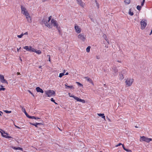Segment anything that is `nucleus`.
Listing matches in <instances>:
<instances>
[{
	"label": "nucleus",
	"instance_id": "1",
	"mask_svg": "<svg viewBox=\"0 0 152 152\" xmlns=\"http://www.w3.org/2000/svg\"><path fill=\"white\" fill-rule=\"evenodd\" d=\"M51 18L52 17L51 16L49 17H45L42 20V23H43L45 26L50 28H52V26L49 23L50 20H51Z\"/></svg>",
	"mask_w": 152,
	"mask_h": 152
},
{
	"label": "nucleus",
	"instance_id": "2",
	"mask_svg": "<svg viewBox=\"0 0 152 152\" xmlns=\"http://www.w3.org/2000/svg\"><path fill=\"white\" fill-rule=\"evenodd\" d=\"M45 94L47 96L50 97L56 95L55 92L52 90H47L45 91Z\"/></svg>",
	"mask_w": 152,
	"mask_h": 152
},
{
	"label": "nucleus",
	"instance_id": "3",
	"mask_svg": "<svg viewBox=\"0 0 152 152\" xmlns=\"http://www.w3.org/2000/svg\"><path fill=\"white\" fill-rule=\"evenodd\" d=\"M68 94L69 97L73 98L75 100H76L77 102H80L83 103H85V101L84 100L80 99L77 97L76 96H75L72 94L71 93H68Z\"/></svg>",
	"mask_w": 152,
	"mask_h": 152
},
{
	"label": "nucleus",
	"instance_id": "4",
	"mask_svg": "<svg viewBox=\"0 0 152 152\" xmlns=\"http://www.w3.org/2000/svg\"><path fill=\"white\" fill-rule=\"evenodd\" d=\"M50 23L51 24L50 25H51L52 27V26H53L56 27L58 30H59L60 27L58 26L57 21L55 20L54 19H52L51 20Z\"/></svg>",
	"mask_w": 152,
	"mask_h": 152
},
{
	"label": "nucleus",
	"instance_id": "5",
	"mask_svg": "<svg viewBox=\"0 0 152 152\" xmlns=\"http://www.w3.org/2000/svg\"><path fill=\"white\" fill-rule=\"evenodd\" d=\"M134 82V79L132 78H127L125 81L126 86L127 87H129L132 85Z\"/></svg>",
	"mask_w": 152,
	"mask_h": 152
},
{
	"label": "nucleus",
	"instance_id": "6",
	"mask_svg": "<svg viewBox=\"0 0 152 152\" xmlns=\"http://www.w3.org/2000/svg\"><path fill=\"white\" fill-rule=\"evenodd\" d=\"M77 38L78 39L83 42H85L86 40V35L83 33L79 34L77 36Z\"/></svg>",
	"mask_w": 152,
	"mask_h": 152
},
{
	"label": "nucleus",
	"instance_id": "7",
	"mask_svg": "<svg viewBox=\"0 0 152 152\" xmlns=\"http://www.w3.org/2000/svg\"><path fill=\"white\" fill-rule=\"evenodd\" d=\"M152 139L151 138H148L145 136L141 137L140 140V142L145 141L147 142H149L151 141Z\"/></svg>",
	"mask_w": 152,
	"mask_h": 152
},
{
	"label": "nucleus",
	"instance_id": "8",
	"mask_svg": "<svg viewBox=\"0 0 152 152\" xmlns=\"http://www.w3.org/2000/svg\"><path fill=\"white\" fill-rule=\"evenodd\" d=\"M21 13L25 16H26L27 15L29 14V13L27 10V9L24 7L22 6H21Z\"/></svg>",
	"mask_w": 152,
	"mask_h": 152
},
{
	"label": "nucleus",
	"instance_id": "9",
	"mask_svg": "<svg viewBox=\"0 0 152 152\" xmlns=\"http://www.w3.org/2000/svg\"><path fill=\"white\" fill-rule=\"evenodd\" d=\"M141 29L142 30L144 29L147 25L146 21L145 20H142L140 22Z\"/></svg>",
	"mask_w": 152,
	"mask_h": 152
},
{
	"label": "nucleus",
	"instance_id": "10",
	"mask_svg": "<svg viewBox=\"0 0 152 152\" xmlns=\"http://www.w3.org/2000/svg\"><path fill=\"white\" fill-rule=\"evenodd\" d=\"M0 132L1 133L2 136L6 138H11V137L9 136H8V134L6 133L4 131L2 130L1 129H0Z\"/></svg>",
	"mask_w": 152,
	"mask_h": 152
},
{
	"label": "nucleus",
	"instance_id": "11",
	"mask_svg": "<svg viewBox=\"0 0 152 152\" xmlns=\"http://www.w3.org/2000/svg\"><path fill=\"white\" fill-rule=\"evenodd\" d=\"M24 49L28 51L33 52L34 48H33L31 46H25L23 47Z\"/></svg>",
	"mask_w": 152,
	"mask_h": 152
},
{
	"label": "nucleus",
	"instance_id": "12",
	"mask_svg": "<svg viewBox=\"0 0 152 152\" xmlns=\"http://www.w3.org/2000/svg\"><path fill=\"white\" fill-rule=\"evenodd\" d=\"M75 29L76 33L79 34L81 32V28L80 26H79L77 24H75Z\"/></svg>",
	"mask_w": 152,
	"mask_h": 152
},
{
	"label": "nucleus",
	"instance_id": "13",
	"mask_svg": "<svg viewBox=\"0 0 152 152\" xmlns=\"http://www.w3.org/2000/svg\"><path fill=\"white\" fill-rule=\"evenodd\" d=\"M28 23H31L32 22V19L30 14L27 15L25 16Z\"/></svg>",
	"mask_w": 152,
	"mask_h": 152
},
{
	"label": "nucleus",
	"instance_id": "14",
	"mask_svg": "<svg viewBox=\"0 0 152 152\" xmlns=\"http://www.w3.org/2000/svg\"><path fill=\"white\" fill-rule=\"evenodd\" d=\"M0 80L1 82L2 83H6L7 84L8 83L4 79V76L3 75L0 77Z\"/></svg>",
	"mask_w": 152,
	"mask_h": 152
},
{
	"label": "nucleus",
	"instance_id": "15",
	"mask_svg": "<svg viewBox=\"0 0 152 152\" xmlns=\"http://www.w3.org/2000/svg\"><path fill=\"white\" fill-rule=\"evenodd\" d=\"M31 125L35 126L36 127H37L38 125H42L43 124L41 123H36L33 124L31 123H30Z\"/></svg>",
	"mask_w": 152,
	"mask_h": 152
},
{
	"label": "nucleus",
	"instance_id": "16",
	"mask_svg": "<svg viewBox=\"0 0 152 152\" xmlns=\"http://www.w3.org/2000/svg\"><path fill=\"white\" fill-rule=\"evenodd\" d=\"M36 90L37 92H40L42 93L44 92L43 90L39 87H37L36 88Z\"/></svg>",
	"mask_w": 152,
	"mask_h": 152
},
{
	"label": "nucleus",
	"instance_id": "17",
	"mask_svg": "<svg viewBox=\"0 0 152 152\" xmlns=\"http://www.w3.org/2000/svg\"><path fill=\"white\" fill-rule=\"evenodd\" d=\"M85 78L88 82L91 83L93 85H94L93 81L91 79L88 77H85Z\"/></svg>",
	"mask_w": 152,
	"mask_h": 152
},
{
	"label": "nucleus",
	"instance_id": "18",
	"mask_svg": "<svg viewBox=\"0 0 152 152\" xmlns=\"http://www.w3.org/2000/svg\"><path fill=\"white\" fill-rule=\"evenodd\" d=\"M33 52H34L38 54H40L41 53V51L40 50H36L34 48V49Z\"/></svg>",
	"mask_w": 152,
	"mask_h": 152
},
{
	"label": "nucleus",
	"instance_id": "19",
	"mask_svg": "<svg viewBox=\"0 0 152 152\" xmlns=\"http://www.w3.org/2000/svg\"><path fill=\"white\" fill-rule=\"evenodd\" d=\"M12 148L15 150H20L23 151V149L22 148H20L19 147H15L13 146L12 147Z\"/></svg>",
	"mask_w": 152,
	"mask_h": 152
},
{
	"label": "nucleus",
	"instance_id": "20",
	"mask_svg": "<svg viewBox=\"0 0 152 152\" xmlns=\"http://www.w3.org/2000/svg\"><path fill=\"white\" fill-rule=\"evenodd\" d=\"M97 115L101 117L102 118L104 119L105 121V117L104 115V114L98 113Z\"/></svg>",
	"mask_w": 152,
	"mask_h": 152
},
{
	"label": "nucleus",
	"instance_id": "21",
	"mask_svg": "<svg viewBox=\"0 0 152 152\" xmlns=\"http://www.w3.org/2000/svg\"><path fill=\"white\" fill-rule=\"evenodd\" d=\"M78 4L82 7L84 6L83 3L82 2L81 0H77Z\"/></svg>",
	"mask_w": 152,
	"mask_h": 152
},
{
	"label": "nucleus",
	"instance_id": "22",
	"mask_svg": "<svg viewBox=\"0 0 152 152\" xmlns=\"http://www.w3.org/2000/svg\"><path fill=\"white\" fill-rule=\"evenodd\" d=\"M129 14L131 16H132L133 15L134 13L132 11V9H130L129 10L128 12Z\"/></svg>",
	"mask_w": 152,
	"mask_h": 152
},
{
	"label": "nucleus",
	"instance_id": "23",
	"mask_svg": "<svg viewBox=\"0 0 152 152\" xmlns=\"http://www.w3.org/2000/svg\"><path fill=\"white\" fill-rule=\"evenodd\" d=\"M124 2L125 4L127 5L129 4L130 3V0H124Z\"/></svg>",
	"mask_w": 152,
	"mask_h": 152
},
{
	"label": "nucleus",
	"instance_id": "24",
	"mask_svg": "<svg viewBox=\"0 0 152 152\" xmlns=\"http://www.w3.org/2000/svg\"><path fill=\"white\" fill-rule=\"evenodd\" d=\"M103 37L104 39L107 41V42L109 43V41L107 39L106 36L105 34H104L103 35Z\"/></svg>",
	"mask_w": 152,
	"mask_h": 152
},
{
	"label": "nucleus",
	"instance_id": "25",
	"mask_svg": "<svg viewBox=\"0 0 152 152\" xmlns=\"http://www.w3.org/2000/svg\"><path fill=\"white\" fill-rule=\"evenodd\" d=\"M65 86H66V88H74V87L72 86H67V84H65Z\"/></svg>",
	"mask_w": 152,
	"mask_h": 152
},
{
	"label": "nucleus",
	"instance_id": "26",
	"mask_svg": "<svg viewBox=\"0 0 152 152\" xmlns=\"http://www.w3.org/2000/svg\"><path fill=\"white\" fill-rule=\"evenodd\" d=\"M122 147H123V149L125 150L126 151H127V152H131V151L129 150V149H126L125 147H124V145H122Z\"/></svg>",
	"mask_w": 152,
	"mask_h": 152
},
{
	"label": "nucleus",
	"instance_id": "27",
	"mask_svg": "<svg viewBox=\"0 0 152 152\" xmlns=\"http://www.w3.org/2000/svg\"><path fill=\"white\" fill-rule=\"evenodd\" d=\"M30 118L34 119H39L40 118L38 117H35L34 116H31Z\"/></svg>",
	"mask_w": 152,
	"mask_h": 152
},
{
	"label": "nucleus",
	"instance_id": "28",
	"mask_svg": "<svg viewBox=\"0 0 152 152\" xmlns=\"http://www.w3.org/2000/svg\"><path fill=\"white\" fill-rule=\"evenodd\" d=\"M91 48V47L90 46H88L86 49V52L88 53H89L90 51V49Z\"/></svg>",
	"mask_w": 152,
	"mask_h": 152
},
{
	"label": "nucleus",
	"instance_id": "29",
	"mask_svg": "<svg viewBox=\"0 0 152 152\" xmlns=\"http://www.w3.org/2000/svg\"><path fill=\"white\" fill-rule=\"evenodd\" d=\"M24 35V34L22 33V34H21L20 35H18L17 37L19 38H21Z\"/></svg>",
	"mask_w": 152,
	"mask_h": 152
},
{
	"label": "nucleus",
	"instance_id": "30",
	"mask_svg": "<svg viewBox=\"0 0 152 152\" xmlns=\"http://www.w3.org/2000/svg\"><path fill=\"white\" fill-rule=\"evenodd\" d=\"M141 8V7L139 5H138L137 7V10H140Z\"/></svg>",
	"mask_w": 152,
	"mask_h": 152
},
{
	"label": "nucleus",
	"instance_id": "31",
	"mask_svg": "<svg viewBox=\"0 0 152 152\" xmlns=\"http://www.w3.org/2000/svg\"><path fill=\"white\" fill-rule=\"evenodd\" d=\"M65 75L64 73H61L59 74V77H61L63 76L64 75Z\"/></svg>",
	"mask_w": 152,
	"mask_h": 152
},
{
	"label": "nucleus",
	"instance_id": "32",
	"mask_svg": "<svg viewBox=\"0 0 152 152\" xmlns=\"http://www.w3.org/2000/svg\"><path fill=\"white\" fill-rule=\"evenodd\" d=\"M4 111L6 113H11V111H8V110H4Z\"/></svg>",
	"mask_w": 152,
	"mask_h": 152
},
{
	"label": "nucleus",
	"instance_id": "33",
	"mask_svg": "<svg viewBox=\"0 0 152 152\" xmlns=\"http://www.w3.org/2000/svg\"><path fill=\"white\" fill-rule=\"evenodd\" d=\"M76 83L77 84V85L78 86H83V85L82 84H81L80 83L78 82H76Z\"/></svg>",
	"mask_w": 152,
	"mask_h": 152
},
{
	"label": "nucleus",
	"instance_id": "34",
	"mask_svg": "<svg viewBox=\"0 0 152 152\" xmlns=\"http://www.w3.org/2000/svg\"><path fill=\"white\" fill-rule=\"evenodd\" d=\"M26 115V116L28 117V118H30L31 116L29 115L26 112L25 113Z\"/></svg>",
	"mask_w": 152,
	"mask_h": 152
},
{
	"label": "nucleus",
	"instance_id": "35",
	"mask_svg": "<svg viewBox=\"0 0 152 152\" xmlns=\"http://www.w3.org/2000/svg\"><path fill=\"white\" fill-rule=\"evenodd\" d=\"M123 145V144H121V143H119V144H117V145H115V147H118V146H120V145Z\"/></svg>",
	"mask_w": 152,
	"mask_h": 152
},
{
	"label": "nucleus",
	"instance_id": "36",
	"mask_svg": "<svg viewBox=\"0 0 152 152\" xmlns=\"http://www.w3.org/2000/svg\"><path fill=\"white\" fill-rule=\"evenodd\" d=\"M22 111L23 112L25 113H26L25 109L23 108H22Z\"/></svg>",
	"mask_w": 152,
	"mask_h": 152
},
{
	"label": "nucleus",
	"instance_id": "37",
	"mask_svg": "<svg viewBox=\"0 0 152 152\" xmlns=\"http://www.w3.org/2000/svg\"><path fill=\"white\" fill-rule=\"evenodd\" d=\"M120 79H122L124 78V77H123V75H122V74H120Z\"/></svg>",
	"mask_w": 152,
	"mask_h": 152
},
{
	"label": "nucleus",
	"instance_id": "38",
	"mask_svg": "<svg viewBox=\"0 0 152 152\" xmlns=\"http://www.w3.org/2000/svg\"><path fill=\"white\" fill-rule=\"evenodd\" d=\"M5 89V88H0V91H4Z\"/></svg>",
	"mask_w": 152,
	"mask_h": 152
},
{
	"label": "nucleus",
	"instance_id": "39",
	"mask_svg": "<svg viewBox=\"0 0 152 152\" xmlns=\"http://www.w3.org/2000/svg\"><path fill=\"white\" fill-rule=\"evenodd\" d=\"M50 100L52 102H55V100L53 99V98H51Z\"/></svg>",
	"mask_w": 152,
	"mask_h": 152
},
{
	"label": "nucleus",
	"instance_id": "40",
	"mask_svg": "<svg viewBox=\"0 0 152 152\" xmlns=\"http://www.w3.org/2000/svg\"><path fill=\"white\" fill-rule=\"evenodd\" d=\"M145 1H143L141 3V6H143L144 4V3L145 2Z\"/></svg>",
	"mask_w": 152,
	"mask_h": 152
},
{
	"label": "nucleus",
	"instance_id": "41",
	"mask_svg": "<svg viewBox=\"0 0 152 152\" xmlns=\"http://www.w3.org/2000/svg\"><path fill=\"white\" fill-rule=\"evenodd\" d=\"M28 92L30 93L32 96H34V94H33L32 93L31 91H29V90H28Z\"/></svg>",
	"mask_w": 152,
	"mask_h": 152
},
{
	"label": "nucleus",
	"instance_id": "42",
	"mask_svg": "<svg viewBox=\"0 0 152 152\" xmlns=\"http://www.w3.org/2000/svg\"><path fill=\"white\" fill-rule=\"evenodd\" d=\"M96 58L97 59H100V57L99 56H96Z\"/></svg>",
	"mask_w": 152,
	"mask_h": 152
},
{
	"label": "nucleus",
	"instance_id": "43",
	"mask_svg": "<svg viewBox=\"0 0 152 152\" xmlns=\"http://www.w3.org/2000/svg\"><path fill=\"white\" fill-rule=\"evenodd\" d=\"M15 126L16 128H18V129H20V128L19 127H18V126H16V125H15Z\"/></svg>",
	"mask_w": 152,
	"mask_h": 152
},
{
	"label": "nucleus",
	"instance_id": "44",
	"mask_svg": "<svg viewBox=\"0 0 152 152\" xmlns=\"http://www.w3.org/2000/svg\"><path fill=\"white\" fill-rule=\"evenodd\" d=\"M2 114V112H0V116H1V114Z\"/></svg>",
	"mask_w": 152,
	"mask_h": 152
},
{
	"label": "nucleus",
	"instance_id": "45",
	"mask_svg": "<svg viewBox=\"0 0 152 152\" xmlns=\"http://www.w3.org/2000/svg\"><path fill=\"white\" fill-rule=\"evenodd\" d=\"M20 48H21L20 47L19 49L18 48H17V51H18L20 49Z\"/></svg>",
	"mask_w": 152,
	"mask_h": 152
},
{
	"label": "nucleus",
	"instance_id": "46",
	"mask_svg": "<svg viewBox=\"0 0 152 152\" xmlns=\"http://www.w3.org/2000/svg\"><path fill=\"white\" fill-rule=\"evenodd\" d=\"M152 34V29L151 30V31L150 32V35H151Z\"/></svg>",
	"mask_w": 152,
	"mask_h": 152
},
{
	"label": "nucleus",
	"instance_id": "47",
	"mask_svg": "<svg viewBox=\"0 0 152 152\" xmlns=\"http://www.w3.org/2000/svg\"><path fill=\"white\" fill-rule=\"evenodd\" d=\"M68 72H66V73L65 74V75H68Z\"/></svg>",
	"mask_w": 152,
	"mask_h": 152
},
{
	"label": "nucleus",
	"instance_id": "48",
	"mask_svg": "<svg viewBox=\"0 0 152 152\" xmlns=\"http://www.w3.org/2000/svg\"><path fill=\"white\" fill-rule=\"evenodd\" d=\"M39 68H42V66H39Z\"/></svg>",
	"mask_w": 152,
	"mask_h": 152
},
{
	"label": "nucleus",
	"instance_id": "49",
	"mask_svg": "<svg viewBox=\"0 0 152 152\" xmlns=\"http://www.w3.org/2000/svg\"><path fill=\"white\" fill-rule=\"evenodd\" d=\"M42 1H46L47 0H41Z\"/></svg>",
	"mask_w": 152,
	"mask_h": 152
},
{
	"label": "nucleus",
	"instance_id": "50",
	"mask_svg": "<svg viewBox=\"0 0 152 152\" xmlns=\"http://www.w3.org/2000/svg\"><path fill=\"white\" fill-rule=\"evenodd\" d=\"M24 34H24H27V32H26Z\"/></svg>",
	"mask_w": 152,
	"mask_h": 152
},
{
	"label": "nucleus",
	"instance_id": "51",
	"mask_svg": "<svg viewBox=\"0 0 152 152\" xmlns=\"http://www.w3.org/2000/svg\"><path fill=\"white\" fill-rule=\"evenodd\" d=\"M65 70H64V73H64V74L65 72Z\"/></svg>",
	"mask_w": 152,
	"mask_h": 152
},
{
	"label": "nucleus",
	"instance_id": "52",
	"mask_svg": "<svg viewBox=\"0 0 152 152\" xmlns=\"http://www.w3.org/2000/svg\"><path fill=\"white\" fill-rule=\"evenodd\" d=\"M17 74H18V75H20V73H19V72H18V73H17Z\"/></svg>",
	"mask_w": 152,
	"mask_h": 152
},
{
	"label": "nucleus",
	"instance_id": "53",
	"mask_svg": "<svg viewBox=\"0 0 152 152\" xmlns=\"http://www.w3.org/2000/svg\"><path fill=\"white\" fill-rule=\"evenodd\" d=\"M49 61H50V58H49Z\"/></svg>",
	"mask_w": 152,
	"mask_h": 152
},
{
	"label": "nucleus",
	"instance_id": "54",
	"mask_svg": "<svg viewBox=\"0 0 152 152\" xmlns=\"http://www.w3.org/2000/svg\"><path fill=\"white\" fill-rule=\"evenodd\" d=\"M55 104H57V103L56 102H54Z\"/></svg>",
	"mask_w": 152,
	"mask_h": 152
},
{
	"label": "nucleus",
	"instance_id": "55",
	"mask_svg": "<svg viewBox=\"0 0 152 152\" xmlns=\"http://www.w3.org/2000/svg\"><path fill=\"white\" fill-rule=\"evenodd\" d=\"M117 72V70H116V71H115V72Z\"/></svg>",
	"mask_w": 152,
	"mask_h": 152
},
{
	"label": "nucleus",
	"instance_id": "56",
	"mask_svg": "<svg viewBox=\"0 0 152 152\" xmlns=\"http://www.w3.org/2000/svg\"><path fill=\"white\" fill-rule=\"evenodd\" d=\"M1 87H3V86H2V85H1Z\"/></svg>",
	"mask_w": 152,
	"mask_h": 152
},
{
	"label": "nucleus",
	"instance_id": "57",
	"mask_svg": "<svg viewBox=\"0 0 152 152\" xmlns=\"http://www.w3.org/2000/svg\"><path fill=\"white\" fill-rule=\"evenodd\" d=\"M2 75H0V77H1V76Z\"/></svg>",
	"mask_w": 152,
	"mask_h": 152
},
{
	"label": "nucleus",
	"instance_id": "58",
	"mask_svg": "<svg viewBox=\"0 0 152 152\" xmlns=\"http://www.w3.org/2000/svg\"><path fill=\"white\" fill-rule=\"evenodd\" d=\"M96 4H97V5L98 6V4L96 3Z\"/></svg>",
	"mask_w": 152,
	"mask_h": 152
},
{
	"label": "nucleus",
	"instance_id": "59",
	"mask_svg": "<svg viewBox=\"0 0 152 152\" xmlns=\"http://www.w3.org/2000/svg\"><path fill=\"white\" fill-rule=\"evenodd\" d=\"M135 127L137 128V126H135Z\"/></svg>",
	"mask_w": 152,
	"mask_h": 152
},
{
	"label": "nucleus",
	"instance_id": "60",
	"mask_svg": "<svg viewBox=\"0 0 152 152\" xmlns=\"http://www.w3.org/2000/svg\"><path fill=\"white\" fill-rule=\"evenodd\" d=\"M145 0H143V1H145Z\"/></svg>",
	"mask_w": 152,
	"mask_h": 152
}]
</instances>
